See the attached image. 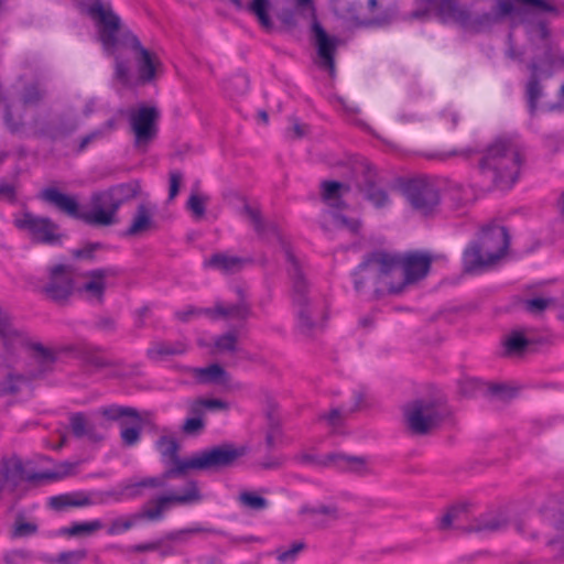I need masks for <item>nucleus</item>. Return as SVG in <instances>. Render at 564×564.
<instances>
[{"instance_id": "nucleus-42", "label": "nucleus", "mask_w": 564, "mask_h": 564, "mask_svg": "<svg viewBox=\"0 0 564 564\" xmlns=\"http://www.w3.org/2000/svg\"><path fill=\"white\" fill-rule=\"evenodd\" d=\"M540 82L541 79L536 78L535 75H530L525 86V98L531 113L535 112L538 101L542 97V85Z\"/></svg>"}, {"instance_id": "nucleus-29", "label": "nucleus", "mask_w": 564, "mask_h": 564, "mask_svg": "<svg viewBox=\"0 0 564 564\" xmlns=\"http://www.w3.org/2000/svg\"><path fill=\"white\" fill-rule=\"evenodd\" d=\"M239 302L232 305L217 304L213 310V316L230 317L239 321L247 319L250 316V305L246 300L245 291L241 288L237 289Z\"/></svg>"}, {"instance_id": "nucleus-45", "label": "nucleus", "mask_w": 564, "mask_h": 564, "mask_svg": "<svg viewBox=\"0 0 564 564\" xmlns=\"http://www.w3.org/2000/svg\"><path fill=\"white\" fill-rule=\"evenodd\" d=\"M467 512V503L454 505L441 518L438 528L440 530H448L455 521L460 520L462 516Z\"/></svg>"}, {"instance_id": "nucleus-56", "label": "nucleus", "mask_w": 564, "mask_h": 564, "mask_svg": "<svg viewBox=\"0 0 564 564\" xmlns=\"http://www.w3.org/2000/svg\"><path fill=\"white\" fill-rule=\"evenodd\" d=\"M37 531V527L34 523L31 522H24L22 518H19L13 527L12 530V538H23V536H30L34 534Z\"/></svg>"}, {"instance_id": "nucleus-52", "label": "nucleus", "mask_w": 564, "mask_h": 564, "mask_svg": "<svg viewBox=\"0 0 564 564\" xmlns=\"http://www.w3.org/2000/svg\"><path fill=\"white\" fill-rule=\"evenodd\" d=\"M322 188L325 200H337L341 196V192L347 189V186L340 182L325 181L322 184Z\"/></svg>"}, {"instance_id": "nucleus-35", "label": "nucleus", "mask_w": 564, "mask_h": 564, "mask_svg": "<svg viewBox=\"0 0 564 564\" xmlns=\"http://www.w3.org/2000/svg\"><path fill=\"white\" fill-rule=\"evenodd\" d=\"M330 8L338 18L349 22L361 23L359 21V11L361 9L359 0H330Z\"/></svg>"}, {"instance_id": "nucleus-12", "label": "nucleus", "mask_w": 564, "mask_h": 564, "mask_svg": "<svg viewBox=\"0 0 564 564\" xmlns=\"http://www.w3.org/2000/svg\"><path fill=\"white\" fill-rule=\"evenodd\" d=\"M243 455V451L231 444H223L207 448L189 457V460L177 468L180 471L220 470L228 468Z\"/></svg>"}, {"instance_id": "nucleus-37", "label": "nucleus", "mask_w": 564, "mask_h": 564, "mask_svg": "<svg viewBox=\"0 0 564 564\" xmlns=\"http://www.w3.org/2000/svg\"><path fill=\"white\" fill-rule=\"evenodd\" d=\"M104 528L101 520L87 522H73L70 525L62 528L59 533L66 536H89Z\"/></svg>"}, {"instance_id": "nucleus-55", "label": "nucleus", "mask_w": 564, "mask_h": 564, "mask_svg": "<svg viewBox=\"0 0 564 564\" xmlns=\"http://www.w3.org/2000/svg\"><path fill=\"white\" fill-rule=\"evenodd\" d=\"M305 547H306V544L304 542H302V541L295 542L292 544V546L289 550H285V551L278 550L276 558L281 563L292 562L296 558L299 553L302 552Z\"/></svg>"}, {"instance_id": "nucleus-62", "label": "nucleus", "mask_w": 564, "mask_h": 564, "mask_svg": "<svg viewBox=\"0 0 564 564\" xmlns=\"http://www.w3.org/2000/svg\"><path fill=\"white\" fill-rule=\"evenodd\" d=\"M245 213L247 214V216L249 217L251 224L253 225L254 230L258 234H262L263 228H264V224H263V220L261 218L260 213L257 209H254L251 206H249V205L245 206Z\"/></svg>"}, {"instance_id": "nucleus-32", "label": "nucleus", "mask_w": 564, "mask_h": 564, "mask_svg": "<svg viewBox=\"0 0 564 564\" xmlns=\"http://www.w3.org/2000/svg\"><path fill=\"white\" fill-rule=\"evenodd\" d=\"M187 350L184 341H156L147 351V355L152 360H162L169 356L183 355Z\"/></svg>"}, {"instance_id": "nucleus-22", "label": "nucleus", "mask_w": 564, "mask_h": 564, "mask_svg": "<svg viewBox=\"0 0 564 564\" xmlns=\"http://www.w3.org/2000/svg\"><path fill=\"white\" fill-rule=\"evenodd\" d=\"M300 514L305 521L315 528H325L330 522L339 519V510L336 505L303 506Z\"/></svg>"}, {"instance_id": "nucleus-54", "label": "nucleus", "mask_w": 564, "mask_h": 564, "mask_svg": "<svg viewBox=\"0 0 564 564\" xmlns=\"http://www.w3.org/2000/svg\"><path fill=\"white\" fill-rule=\"evenodd\" d=\"M310 14L308 11H300L295 6V9L284 8L278 14L279 20L289 28H295L297 25V15Z\"/></svg>"}, {"instance_id": "nucleus-50", "label": "nucleus", "mask_w": 564, "mask_h": 564, "mask_svg": "<svg viewBox=\"0 0 564 564\" xmlns=\"http://www.w3.org/2000/svg\"><path fill=\"white\" fill-rule=\"evenodd\" d=\"M90 423L91 421H89L83 412L74 413L69 417L72 432L78 438L85 436V431H87Z\"/></svg>"}, {"instance_id": "nucleus-57", "label": "nucleus", "mask_w": 564, "mask_h": 564, "mask_svg": "<svg viewBox=\"0 0 564 564\" xmlns=\"http://www.w3.org/2000/svg\"><path fill=\"white\" fill-rule=\"evenodd\" d=\"M85 557L86 551L84 550L67 551L59 553L54 562L57 564H75Z\"/></svg>"}, {"instance_id": "nucleus-27", "label": "nucleus", "mask_w": 564, "mask_h": 564, "mask_svg": "<svg viewBox=\"0 0 564 564\" xmlns=\"http://www.w3.org/2000/svg\"><path fill=\"white\" fill-rule=\"evenodd\" d=\"M91 499L83 491L62 494L48 498L47 506L57 511L64 512L70 508H83L90 506Z\"/></svg>"}, {"instance_id": "nucleus-49", "label": "nucleus", "mask_w": 564, "mask_h": 564, "mask_svg": "<svg viewBox=\"0 0 564 564\" xmlns=\"http://www.w3.org/2000/svg\"><path fill=\"white\" fill-rule=\"evenodd\" d=\"M530 341L520 333H512L506 340H505V348L508 354H520L528 346Z\"/></svg>"}, {"instance_id": "nucleus-20", "label": "nucleus", "mask_w": 564, "mask_h": 564, "mask_svg": "<svg viewBox=\"0 0 564 564\" xmlns=\"http://www.w3.org/2000/svg\"><path fill=\"white\" fill-rule=\"evenodd\" d=\"M564 67V54L553 44H546L541 54H535L528 64L530 75L536 78H551L554 73Z\"/></svg>"}, {"instance_id": "nucleus-36", "label": "nucleus", "mask_w": 564, "mask_h": 564, "mask_svg": "<svg viewBox=\"0 0 564 564\" xmlns=\"http://www.w3.org/2000/svg\"><path fill=\"white\" fill-rule=\"evenodd\" d=\"M247 9L257 18L258 23L265 32H271L273 30V21L269 14L271 9L270 0H251L248 3Z\"/></svg>"}, {"instance_id": "nucleus-43", "label": "nucleus", "mask_w": 564, "mask_h": 564, "mask_svg": "<svg viewBox=\"0 0 564 564\" xmlns=\"http://www.w3.org/2000/svg\"><path fill=\"white\" fill-rule=\"evenodd\" d=\"M527 33L532 43H535L536 41L542 43L541 50H543L546 44H552L550 41V30L544 21L528 24Z\"/></svg>"}, {"instance_id": "nucleus-60", "label": "nucleus", "mask_w": 564, "mask_h": 564, "mask_svg": "<svg viewBox=\"0 0 564 564\" xmlns=\"http://www.w3.org/2000/svg\"><path fill=\"white\" fill-rule=\"evenodd\" d=\"M297 460L302 464L314 465L319 467H333V462H328V454L319 457L312 454H301Z\"/></svg>"}, {"instance_id": "nucleus-40", "label": "nucleus", "mask_w": 564, "mask_h": 564, "mask_svg": "<svg viewBox=\"0 0 564 564\" xmlns=\"http://www.w3.org/2000/svg\"><path fill=\"white\" fill-rule=\"evenodd\" d=\"M120 437L126 446H134L139 443L142 432V420L135 421L132 420V425H127L126 422H120Z\"/></svg>"}, {"instance_id": "nucleus-24", "label": "nucleus", "mask_w": 564, "mask_h": 564, "mask_svg": "<svg viewBox=\"0 0 564 564\" xmlns=\"http://www.w3.org/2000/svg\"><path fill=\"white\" fill-rule=\"evenodd\" d=\"M248 262L249 260L246 258L217 252L204 261V267L220 271L224 274H235L241 271Z\"/></svg>"}, {"instance_id": "nucleus-2", "label": "nucleus", "mask_w": 564, "mask_h": 564, "mask_svg": "<svg viewBox=\"0 0 564 564\" xmlns=\"http://www.w3.org/2000/svg\"><path fill=\"white\" fill-rule=\"evenodd\" d=\"M138 191V184L122 183L107 191L96 192L90 197L91 209L89 212H80L75 197L64 194L55 187H45L40 192L39 198L87 225L110 226L116 223V215L120 206L135 197Z\"/></svg>"}, {"instance_id": "nucleus-58", "label": "nucleus", "mask_w": 564, "mask_h": 564, "mask_svg": "<svg viewBox=\"0 0 564 564\" xmlns=\"http://www.w3.org/2000/svg\"><path fill=\"white\" fill-rule=\"evenodd\" d=\"M205 197H202L197 194H192L187 200V208L195 217L200 218L205 214Z\"/></svg>"}, {"instance_id": "nucleus-33", "label": "nucleus", "mask_w": 564, "mask_h": 564, "mask_svg": "<svg viewBox=\"0 0 564 564\" xmlns=\"http://www.w3.org/2000/svg\"><path fill=\"white\" fill-rule=\"evenodd\" d=\"M83 360L97 369L113 367L116 364L105 355V350L100 346L84 345L79 349Z\"/></svg>"}, {"instance_id": "nucleus-61", "label": "nucleus", "mask_w": 564, "mask_h": 564, "mask_svg": "<svg viewBox=\"0 0 564 564\" xmlns=\"http://www.w3.org/2000/svg\"><path fill=\"white\" fill-rule=\"evenodd\" d=\"M182 181H183V174L181 171L175 170V171L170 172V186H169V199L170 200H173L177 196Z\"/></svg>"}, {"instance_id": "nucleus-13", "label": "nucleus", "mask_w": 564, "mask_h": 564, "mask_svg": "<svg viewBox=\"0 0 564 564\" xmlns=\"http://www.w3.org/2000/svg\"><path fill=\"white\" fill-rule=\"evenodd\" d=\"M404 195L410 205L424 216L432 215L440 205L437 188L426 180H411L403 187Z\"/></svg>"}, {"instance_id": "nucleus-46", "label": "nucleus", "mask_w": 564, "mask_h": 564, "mask_svg": "<svg viewBox=\"0 0 564 564\" xmlns=\"http://www.w3.org/2000/svg\"><path fill=\"white\" fill-rule=\"evenodd\" d=\"M238 501L243 507L257 511L264 510L269 506V502L265 498L252 491H242L238 497Z\"/></svg>"}, {"instance_id": "nucleus-6", "label": "nucleus", "mask_w": 564, "mask_h": 564, "mask_svg": "<svg viewBox=\"0 0 564 564\" xmlns=\"http://www.w3.org/2000/svg\"><path fill=\"white\" fill-rule=\"evenodd\" d=\"M203 500V495L195 480H188L182 492H167L156 496L149 500L140 511L128 517H120L111 521L107 529L109 535L121 534L142 520L160 521L164 518V513L173 505L188 506L198 503Z\"/></svg>"}, {"instance_id": "nucleus-8", "label": "nucleus", "mask_w": 564, "mask_h": 564, "mask_svg": "<svg viewBox=\"0 0 564 564\" xmlns=\"http://www.w3.org/2000/svg\"><path fill=\"white\" fill-rule=\"evenodd\" d=\"M398 268L394 254L378 250L367 254L352 272L354 289L358 294L372 292L376 297L382 294L383 285L390 286L387 279Z\"/></svg>"}, {"instance_id": "nucleus-44", "label": "nucleus", "mask_w": 564, "mask_h": 564, "mask_svg": "<svg viewBox=\"0 0 564 564\" xmlns=\"http://www.w3.org/2000/svg\"><path fill=\"white\" fill-rule=\"evenodd\" d=\"M205 409L213 411H226L229 409V404L220 399H198L191 405L189 413L204 414Z\"/></svg>"}, {"instance_id": "nucleus-9", "label": "nucleus", "mask_w": 564, "mask_h": 564, "mask_svg": "<svg viewBox=\"0 0 564 564\" xmlns=\"http://www.w3.org/2000/svg\"><path fill=\"white\" fill-rule=\"evenodd\" d=\"M74 464L64 462L54 471L29 473L18 457L2 459V491H11L17 496L23 495L25 484H37L62 479L72 474Z\"/></svg>"}, {"instance_id": "nucleus-19", "label": "nucleus", "mask_w": 564, "mask_h": 564, "mask_svg": "<svg viewBox=\"0 0 564 564\" xmlns=\"http://www.w3.org/2000/svg\"><path fill=\"white\" fill-rule=\"evenodd\" d=\"M155 448L161 455V460L165 465V470L160 475L165 480L178 478L188 474V471H180L177 468L189 460L178 456L180 444L175 437L162 435L155 442Z\"/></svg>"}, {"instance_id": "nucleus-10", "label": "nucleus", "mask_w": 564, "mask_h": 564, "mask_svg": "<svg viewBox=\"0 0 564 564\" xmlns=\"http://www.w3.org/2000/svg\"><path fill=\"white\" fill-rule=\"evenodd\" d=\"M447 414V409L433 400H414L404 408L406 426L414 435L429 434L441 424Z\"/></svg>"}, {"instance_id": "nucleus-25", "label": "nucleus", "mask_w": 564, "mask_h": 564, "mask_svg": "<svg viewBox=\"0 0 564 564\" xmlns=\"http://www.w3.org/2000/svg\"><path fill=\"white\" fill-rule=\"evenodd\" d=\"M166 482L167 480L162 476L145 477L135 481H128L122 486L120 492L121 497H117L116 500L119 501L121 498L137 499L143 497L145 489L163 488L166 486Z\"/></svg>"}, {"instance_id": "nucleus-1", "label": "nucleus", "mask_w": 564, "mask_h": 564, "mask_svg": "<svg viewBox=\"0 0 564 564\" xmlns=\"http://www.w3.org/2000/svg\"><path fill=\"white\" fill-rule=\"evenodd\" d=\"M80 2H90L87 12L96 21L104 50L115 56L116 79L126 87L152 83L156 68L161 65L155 54L143 47L131 31L121 29L120 18L109 4H104L100 0Z\"/></svg>"}, {"instance_id": "nucleus-21", "label": "nucleus", "mask_w": 564, "mask_h": 564, "mask_svg": "<svg viewBox=\"0 0 564 564\" xmlns=\"http://www.w3.org/2000/svg\"><path fill=\"white\" fill-rule=\"evenodd\" d=\"M118 274L119 270L115 267L99 268L88 271L85 273L88 281L84 283L83 290L101 303L106 290V280L108 278H116Z\"/></svg>"}, {"instance_id": "nucleus-14", "label": "nucleus", "mask_w": 564, "mask_h": 564, "mask_svg": "<svg viewBox=\"0 0 564 564\" xmlns=\"http://www.w3.org/2000/svg\"><path fill=\"white\" fill-rule=\"evenodd\" d=\"M398 259V268L401 271L402 281L400 283H390L389 292L393 294L401 293L408 284H412L426 276L430 271L432 259L422 253H408L403 257L394 254Z\"/></svg>"}, {"instance_id": "nucleus-26", "label": "nucleus", "mask_w": 564, "mask_h": 564, "mask_svg": "<svg viewBox=\"0 0 564 564\" xmlns=\"http://www.w3.org/2000/svg\"><path fill=\"white\" fill-rule=\"evenodd\" d=\"M328 462H333V467L340 471H349L357 475H366L369 473L368 462L364 456L332 453L328 454Z\"/></svg>"}, {"instance_id": "nucleus-16", "label": "nucleus", "mask_w": 564, "mask_h": 564, "mask_svg": "<svg viewBox=\"0 0 564 564\" xmlns=\"http://www.w3.org/2000/svg\"><path fill=\"white\" fill-rule=\"evenodd\" d=\"M312 22V39L317 52V64L326 69L329 75L335 74V54L340 40L335 35H329L314 14Z\"/></svg>"}, {"instance_id": "nucleus-53", "label": "nucleus", "mask_w": 564, "mask_h": 564, "mask_svg": "<svg viewBox=\"0 0 564 564\" xmlns=\"http://www.w3.org/2000/svg\"><path fill=\"white\" fill-rule=\"evenodd\" d=\"M203 314L213 316V310L212 308H198L195 306H187L184 310L175 312V317L183 323H187L192 318L200 316Z\"/></svg>"}, {"instance_id": "nucleus-23", "label": "nucleus", "mask_w": 564, "mask_h": 564, "mask_svg": "<svg viewBox=\"0 0 564 564\" xmlns=\"http://www.w3.org/2000/svg\"><path fill=\"white\" fill-rule=\"evenodd\" d=\"M486 251L481 246L473 240L463 252V267L467 273H479L487 271L495 265L492 260L487 259Z\"/></svg>"}, {"instance_id": "nucleus-63", "label": "nucleus", "mask_w": 564, "mask_h": 564, "mask_svg": "<svg viewBox=\"0 0 564 564\" xmlns=\"http://www.w3.org/2000/svg\"><path fill=\"white\" fill-rule=\"evenodd\" d=\"M491 395L497 397L499 399H509L514 395V390L506 384L497 383L491 384L488 389Z\"/></svg>"}, {"instance_id": "nucleus-38", "label": "nucleus", "mask_w": 564, "mask_h": 564, "mask_svg": "<svg viewBox=\"0 0 564 564\" xmlns=\"http://www.w3.org/2000/svg\"><path fill=\"white\" fill-rule=\"evenodd\" d=\"M99 413L110 421H119L123 417H130L132 420L140 421V414L138 410L131 406L111 404L99 409Z\"/></svg>"}, {"instance_id": "nucleus-30", "label": "nucleus", "mask_w": 564, "mask_h": 564, "mask_svg": "<svg viewBox=\"0 0 564 564\" xmlns=\"http://www.w3.org/2000/svg\"><path fill=\"white\" fill-rule=\"evenodd\" d=\"M360 192L376 208L386 207L390 203L387 192L375 184L373 173L370 167H367L365 184L360 185Z\"/></svg>"}, {"instance_id": "nucleus-11", "label": "nucleus", "mask_w": 564, "mask_h": 564, "mask_svg": "<svg viewBox=\"0 0 564 564\" xmlns=\"http://www.w3.org/2000/svg\"><path fill=\"white\" fill-rule=\"evenodd\" d=\"M160 111L153 106H141L129 113V124L133 134V148L147 153L159 133Z\"/></svg>"}, {"instance_id": "nucleus-34", "label": "nucleus", "mask_w": 564, "mask_h": 564, "mask_svg": "<svg viewBox=\"0 0 564 564\" xmlns=\"http://www.w3.org/2000/svg\"><path fill=\"white\" fill-rule=\"evenodd\" d=\"M191 372L199 383H226L229 378L226 370L218 364L205 368H193Z\"/></svg>"}, {"instance_id": "nucleus-31", "label": "nucleus", "mask_w": 564, "mask_h": 564, "mask_svg": "<svg viewBox=\"0 0 564 564\" xmlns=\"http://www.w3.org/2000/svg\"><path fill=\"white\" fill-rule=\"evenodd\" d=\"M155 227L153 212L144 204H140L132 218L131 225L126 230V236H138Z\"/></svg>"}, {"instance_id": "nucleus-47", "label": "nucleus", "mask_w": 564, "mask_h": 564, "mask_svg": "<svg viewBox=\"0 0 564 564\" xmlns=\"http://www.w3.org/2000/svg\"><path fill=\"white\" fill-rule=\"evenodd\" d=\"M238 336L228 332L215 338L214 346L219 352H235L237 350Z\"/></svg>"}, {"instance_id": "nucleus-15", "label": "nucleus", "mask_w": 564, "mask_h": 564, "mask_svg": "<svg viewBox=\"0 0 564 564\" xmlns=\"http://www.w3.org/2000/svg\"><path fill=\"white\" fill-rule=\"evenodd\" d=\"M475 240L486 251L487 259L492 260L495 264L507 254L510 245L508 229L497 224L484 226Z\"/></svg>"}, {"instance_id": "nucleus-4", "label": "nucleus", "mask_w": 564, "mask_h": 564, "mask_svg": "<svg viewBox=\"0 0 564 564\" xmlns=\"http://www.w3.org/2000/svg\"><path fill=\"white\" fill-rule=\"evenodd\" d=\"M522 163L523 154L518 140L501 137L484 151L478 170L492 186L508 189L518 181Z\"/></svg>"}, {"instance_id": "nucleus-59", "label": "nucleus", "mask_w": 564, "mask_h": 564, "mask_svg": "<svg viewBox=\"0 0 564 564\" xmlns=\"http://www.w3.org/2000/svg\"><path fill=\"white\" fill-rule=\"evenodd\" d=\"M44 96V93L37 85H30L25 87L22 94V101L24 105H36Z\"/></svg>"}, {"instance_id": "nucleus-3", "label": "nucleus", "mask_w": 564, "mask_h": 564, "mask_svg": "<svg viewBox=\"0 0 564 564\" xmlns=\"http://www.w3.org/2000/svg\"><path fill=\"white\" fill-rule=\"evenodd\" d=\"M2 402L12 405L31 393V375L18 369L20 352L29 346L26 335L2 314Z\"/></svg>"}, {"instance_id": "nucleus-5", "label": "nucleus", "mask_w": 564, "mask_h": 564, "mask_svg": "<svg viewBox=\"0 0 564 564\" xmlns=\"http://www.w3.org/2000/svg\"><path fill=\"white\" fill-rule=\"evenodd\" d=\"M433 10H436L443 22H454L462 29L473 33H482L489 31L500 22L492 10L470 11L459 6L458 0H424V6L420 7L403 19L408 21L427 20Z\"/></svg>"}, {"instance_id": "nucleus-41", "label": "nucleus", "mask_w": 564, "mask_h": 564, "mask_svg": "<svg viewBox=\"0 0 564 564\" xmlns=\"http://www.w3.org/2000/svg\"><path fill=\"white\" fill-rule=\"evenodd\" d=\"M77 129L74 120L61 118L57 121L50 123L46 130L47 137L51 139H61L67 137Z\"/></svg>"}, {"instance_id": "nucleus-18", "label": "nucleus", "mask_w": 564, "mask_h": 564, "mask_svg": "<svg viewBox=\"0 0 564 564\" xmlns=\"http://www.w3.org/2000/svg\"><path fill=\"white\" fill-rule=\"evenodd\" d=\"M41 290L54 302L66 301L74 291L72 268L65 264H56L50 268L48 280Z\"/></svg>"}, {"instance_id": "nucleus-64", "label": "nucleus", "mask_w": 564, "mask_h": 564, "mask_svg": "<svg viewBox=\"0 0 564 564\" xmlns=\"http://www.w3.org/2000/svg\"><path fill=\"white\" fill-rule=\"evenodd\" d=\"M94 326L99 330L112 333L116 329V321L110 316H100L95 321Z\"/></svg>"}, {"instance_id": "nucleus-17", "label": "nucleus", "mask_w": 564, "mask_h": 564, "mask_svg": "<svg viewBox=\"0 0 564 564\" xmlns=\"http://www.w3.org/2000/svg\"><path fill=\"white\" fill-rule=\"evenodd\" d=\"M15 225L20 229L28 230L36 242L55 245L61 240L58 225L48 217L24 213L22 218L15 220Z\"/></svg>"}, {"instance_id": "nucleus-48", "label": "nucleus", "mask_w": 564, "mask_h": 564, "mask_svg": "<svg viewBox=\"0 0 564 564\" xmlns=\"http://www.w3.org/2000/svg\"><path fill=\"white\" fill-rule=\"evenodd\" d=\"M555 303L552 297H534L523 302L524 310L533 315L542 314L546 308Z\"/></svg>"}, {"instance_id": "nucleus-7", "label": "nucleus", "mask_w": 564, "mask_h": 564, "mask_svg": "<svg viewBox=\"0 0 564 564\" xmlns=\"http://www.w3.org/2000/svg\"><path fill=\"white\" fill-rule=\"evenodd\" d=\"M290 263L288 272L292 284V302L296 315L297 329L305 336H311L319 328L322 311L318 304L308 296V282L303 270L290 252L286 253Z\"/></svg>"}, {"instance_id": "nucleus-28", "label": "nucleus", "mask_w": 564, "mask_h": 564, "mask_svg": "<svg viewBox=\"0 0 564 564\" xmlns=\"http://www.w3.org/2000/svg\"><path fill=\"white\" fill-rule=\"evenodd\" d=\"M508 519L501 512H491L481 514L467 529L468 532L476 533H495L506 530Z\"/></svg>"}, {"instance_id": "nucleus-39", "label": "nucleus", "mask_w": 564, "mask_h": 564, "mask_svg": "<svg viewBox=\"0 0 564 564\" xmlns=\"http://www.w3.org/2000/svg\"><path fill=\"white\" fill-rule=\"evenodd\" d=\"M117 127L116 119H108L101 127L91 131L80 139L78 152H83L90 143L98 141L110 134Z\"/></svg>"}, {"instance_id": "nucleus-51", "label": "nucleus", "mask_w": 564, "mask_h": 564, "mask_svg": "<svg viewBox=\"0 0 564 564\" xmlns=\"http://www.w3.org/2000/svg\"><path fill=\"white\" fill-rule=\"evenodd\" d=\"M192 417H187L183 425L182 432L186 435H198L205 427L204 414H192Z\"/></svg>"}]
</instances>
